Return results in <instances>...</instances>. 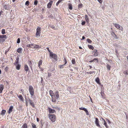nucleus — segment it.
Here are the masks:
<instances>
[{"label":"nucleus","instance_id":"3","mask_svg":"<svg viewBox=\"0 0 128 128\" xmlns=\"http://www.w3.org/2000/svg\"><path fill=\"white\" fill-rule=\"evenodd\" d=\"M114 25L115 27L117 29H119L121 30L122 31L123 30V28L119 24H117L116 23H114L113 24Z\"/></svg>","mask_w":128,"mask_h":128},{"label":"nucleus","instance_id":"12","mask_svg":"<svg viewBox=\"0 0 128 128\" xmlns=\"http://www.w3.org/2000/svg\"><path fill=\"white\" fill-rule=\"evenodd\" d=\"M4 88V86L3 84H0V93L2 92V90Z\"/></svg>","mask_w":128,"mask_h":128},{"label":"nucleus","instance_id":"14","mask_svg":"<svg viewBox=\"0 0 128 128\" xmlns=\"http://www.w3.org/2000/svg\"><path fill=\"white\" fill-rule=\"evenodd\" d=\"M16 66V69L18 70H19L20 69V68L21 66V65L20 64H16L15 65Z\"/></svg>","mask_w":128,"mask_h":128},{"label":"nucleus","instance_id":"52","mask_svg":"<svg viewBox=\"0 0 128 128\" xmlns=\"http://www.w3.org/2000/svg\"><path fill=\"white\" fill-rule=\"evenodd\" d=\"M52 76V74L51 73H48V77H50V76Z\"/></svg>","mask_w":128,"mask_h":128},{"label":"nucleus","instance_id":"10","mask_svg":"<svg viewBox=\"0 0 128 128\" xmlns=\"http://www.w3.org/2000/svg\"><path fill=\"white\" fill-rule=\"evenodd\" d=\"M24 70L26 72L28 71L29 70V68L28 66L26 64H25L24 66Z\"/></svg>","mask_w":128,"mask_h":128},{"label":"nucleus","instance_id":"34","mask_svg":"<svg viewBox=\"0 0 128 128\" xmlns=\"http://www.w3.org/2000/svg\"><path fill=\"white\" fill-rule=\"evenodd\" d=\"M42 60H40L38 63V66H40L42 64Z\"/></svg>","mask_w":128,"mask_h":128},{"label":"nucleus","instance_id":"56","mask_svg":"<svg viewBox=\"0 0 128 128\" xmlns=\"http://www.w3.org/2000/svg\"><path fill=\"white\" fill-rule=\"evenodd\" d=\"M64 65H61L60 66V68H63Z\"/></svg>","mask_w":128,"mask_h":128},{"label":"nucleus","instance_id":"55","mask_svg":"<svg viewBox=\"0 0 128 128\" xmlns=\"http://www.w3.org/2000/svg\"><path fill=\"white\" fill-rule=\"evenodd\" d=\"M64 61L65 62V63L64 64H66L67 63V61H66V58H64Z\"/></svg>","mask_w":128,"mask_h":128},{"label":"nucleus","instance_id":"7","mask_svg":"<svg viewBox=\"0 0 128 128\" xmlns=\"http://www.w3.org/2000/svg\"><path fill=\"white\" fill-rule=\"evenodd\" d=\"M92 54H94L93 55L95 56H96L98 55V52L97 50H94L92 52Z\"/></svg>","mask_w":128,"mask_h":128},{"label":"nucleus","instance_id":"53","mask_svg":"<svg viewBox=\"0 0 128 128\" xmlns=\"http://www.w3.org/2000/svg\"><path fill=\"white\" fill-rule=\"evenodd\" d=\"M18 61H16V62L14 63V64L15 65L16 64H18Z\"/></svg>","mask_w":128,"mask_h":128},{"label":"nucleus","instance_id":"32","mask_svg":"<svg viewBox=\"0 0 128 128\" xmlns=\"http://www.w3.org/2000/svg\"><path fill=\"white\" fill-rule=\"evenodd\" d=\"M72 63L73 64H74L76 63L75 60L74 59H72Z\"/></svg>","mask_w":128,"mask_h":128},{"label":"nucleus","instance_id":"51","mask_svg":"<svg viewBox=\"0 0 128 128\" xmlns=\"http://www.w3.org/2000/svg\"><path fill=\"white\" fill-rule=\"evenodd\" d=\"M97 0L100 4H102L103 2L102 0Z\"/></svg>","mask_w":128,"mask_h":128},{"label":"nucleus","instance_id":"4","mask_svg":"<svg viewBox=\"0 0 128 128\" xmlns=\"http://www.w3.org/2000/svg\"><path fill=\"white\" fill-rule=\"evenodd\" d=\"M50 56L56 61L57 60V56L56 54L53 53L52 52H50Z\"/></svg>","mask_w":128,"mask_h":128},{"label":"nucleus","instance_id":"11","mask_svg":"<svg viewBox=\"0 0 128 128\" xmlns=\"http://www.w3.org/2000/svg\"><path fill=\"white\" fill-rule=\"evenodd\" d=\"M52 97V101L53 102H56V98H54V94H50Z\"/></svg>","mask_w":128,"mask_h":128},{"label":"nucleus","instance_id":"37","mask_svg":"<svg viewBox=\"0 0 128 128\" xmlns=\"http://www.w3.org/2000/svg\"><path fill=\"white\" fill-rule=\"evenodd\" d=\"M5 30L4 29H2V34H5Z\"/></svg>","mask_w":128,"mask_h":128},{"label":"nucleus","instance_id":"9","mask_svg":"<svg viewBox=\"0 0 128 128\" xmlns=\"http://www.w3.org/2000/svg\"><path fill=\"white\" fill-rule=\"evenodd\" d=\"M53 2L52 1H50L48 4L47 6V8H51L52 5L53 3Z\"/></svg>","mask_w":128,"mask_h":128},{"label":"nucleus","instance_id":"41","mask_svg":"<svg viewBox=\"0 0 128 128\" xmlns=\"http://www.w3.org/2000/svg\"><path fill=\"white\" fill-rule=\"evenodd\" d=\"M87 115H89L90 114L87 109H86L85 111Z\"/></svg>","mask_w":128,"mask_h":128},{"label":"nucleus","instance_id":"45","mask_svg":"<svg viewBox=\"0 0 128 128\" xmlns=\"http://www.w3.org/2000/svg\"><path fill=\"white\" fill-rule=\"evenodd\" d=\"M4 7L6 10H8V8H7V6L6 5L4 6Z\"/></svg>","mask_w":128,"mask_h":128},{"label":"nucleus","instance_id":"47","mask_svg":"<svg viewBox=\"0 0 128 128\" xmlns=\"http://www.w3.org/2000/svg\"><path fill=\"white\" fill-rule=\"evenodd\" d=\"M30 105H31L33 107H34V102H32L31 103H30Z\"/></svg>","mask_w":128,"mask_h":128},{"label":"nucleus","instance_id":"30","mask_svg":"<svg viewBox=\"0 0 128 128\" xmlns=\"http://www.w3.org/2000/svg\"><path fill=\"white\" fill-rule=\"evenodd\" d=\"M79 109L80 110H82L84 111H85L87 109L84 108L82 107L81 108H79Z\"/></svg>","mask_w":128,"mask_h":128},{"label":"nucleus","instance_id":"38","mask_svg":"<svg viewBox=\"0 0 128 128\" xmlns=\"http://www.w3.org/2000/svg\"><path fill=\"white\" fill-rule=\"evenodd\" d=\"M104 124L105 125V126L106 127V128H108V126L107 125V124L106 122L105 121V120H104Z\"/></svg>","mask_w":128,"mask_h":128},{"label":"nucleus","instance_id":"8","mask_svg":"<svg viewBox=\"0 0 128 128\" xmlns=\"http://www.w3.org/2000/svg\"><path fill=\"white\" fill-rule=\"evenodd\" d=\"M48 109L49 112L50 113L53 114L56 112L55 110L52 109L49 107L48 108Z\"/></svg>","mask_w":128,"mask_h":128},{"label":"nucleus","instance_id":"57","mask_svg":"<svg viewBox=\"0 0 128 128\" xmlns=\"http://www.w3.org/2000/svg\"><path fill=\"white\" fill-rule=\"evenodd\" d=\"M52 107L53 108H55V109H57L58 108V107H55V106H52Z\"/></svg>","mask_w":128,"mask_h":128},{"label":"nucleus","instance_id":"25","mask_svg":"<svg viewBox=\"0 0 128 128\" xmlns=\"http://www.w3.org/2000/svg\"><path fill=\"white\" fill-rule=\"evenodd\" d=\"M28 64L30 66L31 69L32 70V62L31 61H28Z\"/></svg>","mask_w":128,"mask_h":128},{"label":"nucleus","instance_id":"5","mask_svg":"<svg viewBox=\"0 0 128 128\" xmlns=\"http://www.w3.org/2000/svg\"><path fill=\"white\" fill-rule=\"evenodd\" d=\"M54 98L56 99H58L59 97V92L58 91H56L54 93Z\"/></svg>","mask_w":128,"mask_h":128},{"label":"nucleus","instance_id":"17","mask_svg":"<svg viewBox=\"0 0 128 128\" xmlns=\"http://www.w3.org/2000/svg\"><path fill=\"white\" fill-rule=\"evenodd\" d=\"M40 46L36 44H34L33 46V48H40Z\"/></svg>","mask_w":128,"mask_h":128},{"label":"nucleus","instance_id":"13","mask_svg":"<svg viewBox=\"0 0 128 128\" xmlns=\"http://www.w3.org/2000/svg\"><path fill=\"white\" fill-rule=\"evenodd\" d=\"M96 61L97 62H98V58H94V59L89 61V62L91 63Z\"/></svg>","mask_w":128,"mask_h":128},{"label":"nucleus","instance_id":"62","mask_svg":"<svg viewBox=\"0 0 128 128\" xmlns=\"http://www.w3.org/2000/svg\"><path fill=\"white\" fill-rule=\"evenodd\" d=\"M2 12V11H1L0 10V16L1 15V14Z\"/></svg>","mask_w":128,"mask_h":128},{"label":"nucleus","instance_id":"28","mask_svg":"<svg viewBox=\"0 0 128 128\" xmlns=\"http://www.w3.org/2000/svg\"><path fill=\"white\" fill-rule=\"evenodd\" d=\"M95 81L98 84L100 83V80L98 78H96Z\"/></svg>","mask_w":128,"mask_h":128},{"label":"nucleus","instance_id":"6","mask_svg":"<svg viewBox=\"0 0 128 128\" xmlns=\"http://www.w3.org/2000/svg\"><path fill=\"white\" fill-rule=\"evenodd\" d=\"M48 116L50 120H54L56 119V116L55 114H49Z\"/></svg>","mask_w":128,"mask_h":128},{"label":"nucleus","instance_id":"36","mask_svg":"<svg viewBox=\"0 0 128 128\" xmlns=\"http://www.w3.org/2000/svg\"><path fill=\"white\" fill-rule=\"evenodd\" d=\"M82 4H80L78 6V8H81L82 7Z\"/></svg>","mask_w":128,"mask_h":128},{"label":"nucleus","instance_id":"64","mask_svg":"<svg viewBox=\"0 0 128 128\" xmlns=\"http://www.w3.org/2000/svg\"><path fill=\"white\" fill-rule=\"evenodd\" d=\"M100 94H101V95L102 96V97L103 98H104V97L103 96V95H102V93H100Z\"/></svg>","mask_w":128,"mask_h":128},{"label":"nucleus","instance_id":"61","mask_svg":"<svg viewBox=\"0 0 128 128\" xmlns=\"http://www.w3.org/2000/svg\"><path fill=\"white\" fill-rule=\"evenodd\" d=\"M28 100V99H26V106H27V104L28 103V102H27V100Z\"/></svg>","mask_w":128,"mask_h":128},{"label":"nucleus","instance_id":"59","mask_svg":"<svg viewBox=\"0 0 128 128\" xmlns=\"http://www.w3.org/2000/svg\"><path fill=\"white\" fill-rule=\"evenodd\" d=\"M85 38V37L84 36H83L82 37V38L81 39V40H84V39Z\"/></svg>","mask_w":128,"mask_h":128},{"label":"nucleus","instance_id":"16","mask_svg":"<svg viewBox=\"0 0 128 128\" xmlns=\"http://www.w3.org/2000/svg\"><path fill=\"white\" fill-rule=\"evenodd\" d=\"M18 97L20 100H21L22 102L24 101V98L22 95H20L18 96Z\"/></svg>","mask_w":128,"mask_h":128},{"label":"nucleus","instance_id":"43","mask_svg":"<svg viewBox=\"0 0 128 128\" xmlns=\"http://www.w3.org/2000/svg\"><path fill=\"white\" fill-rule=\"evenodd\" d=\"M82 25H84L85 24L86 22L85 21L82 20Z\"/></svg>","mask_w":128,"mask_h":128},{"label":"nucleus","instance_id":"1","mask_svg":"<svg viewBox=\"0 0 128 128\" xmlns=\"http://www.w3.org/2000/svg\"><path fill=\"white\" fill-rule=\"evenodd\" d=\"M29 91L31 96V97L32 98L34 94V90L32 86L30 85L29 86Z\"/></svg>","mask_w":128,"mask_h":128},{"label":"nucleus","instance_id":"2","mask_svg":"<svg viewBox=\"0 0 128 128\" xmlns=\"http://www.w3.org/2000/svg\"><path fill=\"white\" fill-rule=\"evenodd\" d=\"M41 31L40 28L39 27H38L36 30V36L37 38H38L40 36Z\"/></svg>","mask_w":128,"mask_h":128},{"label":"nucleus","instance_id":"58","mask_svg":"<svg viewBox=\"0 0 128 128\" xmlns=\"http://www.w3.org/2000/svg\"><path fill=\"white\" fill-rule=\"evenodd\" d=\"M60 3V2L58 1V2L56 3V5L57 6H58L59 4Z\"/></svg>","mask_w":128,"mask_h":128},{"label":"nucleus","instance_id":"24","mask_svg":"<svg viewBox=\"0 0 128 128\" xmlns=\"http://www.w3.org/2000/svg\"><path fill=\"white\" fill-rule=\"evenodd\" d=\"M7 38V37L6 35H0V38H1L2 39L3 38Z\"/></svg>","mask_w":128,"mask_h":128},{"label":"nucleus","instance_id":"35","mask_svg":"<svg viewBox=\"0 0 128 128\" xmlns=\"http://www.w3.org/2000/svg\"><path fill=\"white\" fill-rule=\"evenodd\" d=\"M68 8L70 10H72V7L71 4H70L69 5Z\"/></svg>","mask_w":128,"mask_h":128},{"label":"nucleus","instance_id":"18","mask_svg":"<svg viewBox=\"0 0 128 128\" xmlns=\"http://www.w3.org/2000/svg\"><path fill=\"white\" fill-rule=\"evenodd\" d=\"M13 106H10L9 110H8V113L9 114H10V113L12 111V110L13 109Z\"/></svg>","mask_w":128,"mask_h":128},{"label":"nucleus","instance_id":"54","mask_svg":"<svg viewBox=\"0 0 128 128\" xmlns=\"http://www.w3.org/2000/svg\"><path fill=\"white\" fill-rule=\"evenodd\" d=\"M46 49L47 50L50 52H50H50V50L49 48L48 47H47L46 48Z\"/></svg>","mask_w":128,"mask_h":128},{"label":"nucleus","instance_id":"15","mask_svg":"<svg viewBox=\"0 0 128 128\" xmlns=\"http://www.w3.org/2000/svg\"><path fill=\"white\" fill-rule=\"evenodd\" d=\"M16 51L18 53H22V49L21 48H20L17 50Z\"/></svg>","mask_w":128,"mask_h":128},{"label":"nucleus","instance_id":"23","mask_svg":"<svg viewBox=\"0 0 128 128\" xmlns=\"http://www.w3.org/2000/svg\"><path fill=\"white\" fill-rule=\"evenodd\" d=\"M6 111L5 110H2L1 114L2 115H4L6 113Z\"/></svg>","mask_w":128,"mask_h":128},{"label":"nucleus","instance_id":"29","mask_svg":"<svg viewBox=\"0 0 128 128\" xmlns=\"http://www.w3.org/2000/svg\"><path fill=\"white\" fill-rule=\"evenodd\" d=\"M88 47L89 49H92V50H93V49L94 48L93 47V46L92 45H88Z\"/></svg>","mask_w":128,"mask_h":128},{"label":"nucleus","instance_id":"26","mask_svg":"<svg viewBox=\"0 0 128 128\" xmlns=\"http://www.w3.org/2000/svg\"><path fill=\"white\" fill-rule=\"evenodd\" d=\"M86 73L88 74H91L93 73L95 74V72L94 71H92L89 72H87Z\"/></svg>","mask_w":128,"mask_h":128},{"label":"nucleus","instance_id":"48","mask_svg":"<svg viewBox=\"0 0 128 128\" xmlns=\"http://www.w3.org/2000/svg\"><path fill=\"white\" fill-rule=\"evenodd\" d=\"M20 39L19 38L18 39L17 43L18 44H19L20 43Z\"/></svg>","mask_w":128,"mask_h":128},{"label":"nucleus","instance_id":"19","mask_svg":"<svg viewBox=\"0 0 128 128\" xmlns=\"http://www.w3.org/2000/svg\"><path fill=\"white\" fill-rule=\"evenodd\" d=\"M85 19L86 21L87 22L89 23V20L88 19V16L87 15H85Z\"/></svg>","mask_w":128,"mask_h":128},{"label":"nucleus","instance_id":"27","mask_svg":"<svg viewBox=\"0 0 128 128\" xmlns=\"http://www.w3.org/2000/svg\"><path fill=\"white\" fill-rule=\"evenodd\" d=\"M22 128H27V125L26 123L24 124L22 127Z\"/></svg>","mask_w":128,"mask_h":128},{"label":"nucleus","instance_id":"50","mask_svg":"<svg viewBox=\"0 0 128 128\" xmlns=\"http://www.w3.org/2000/svg\"><path fill=\"white\" fill-rule=\"evenodd\" d=\"M28 101H29V102L30 104L33 102L29 98H28Z\"/></svg>","mask_w":128,"mask_h":128},{"label":"nucleus","instance_id":"31","mask_svg":"<svg viewBox=\"0 0 128 128\" xmlns=\"http://www.w3.org/2000/svg\"><path fill=\"white\" fill-rule=\"evenodd\" d=\"M107 69L109 70H110V69L111 66L108 64H107L106 66Z\"/></svg>","mask_w":128,"mask_h":128},{"label":"nucleus","instance_id":"46","mask_svg":"<svg viewBox=\"0 0 128 128\" xmlns=\"http://www.w3.org/2000/svg\"><path fill=\"white\" fill-rule=\"evenodd\" d=\"M49 93L50 94H54V93H53V92L51 90H50L49 91Z\"/></svg>","mask_w":128,"mask_h":128},{"label":"nucleus","instance_id":"63","mask_svg":"<svg viewBox=\"0 0 128 128\" xmlns=\"http://www.w3.org/2000/svg\"><path fill=\"white\" fill-rule=\"evenodd\" d=\"M20 91L22 92H24V90L23 89H21Z\"/></svg>","mask_w":128,"mask_h":128},{"label":"nucleus","instance_id":"21","mask_svg":"<svg viewBox=\"0 0 128 128\" xmlns=\"http://www.w3.org/2000/svg\"><path fill=\"white\" fill-rule=\"evenodd\" d=\"M111 34L116 39L117 38V36L116 34L114 32H112Z\"/></svg>","mask_w":128,"mask_h":128},{"label":"nucleus","instance_id":"33","mask_svg":"<svg viewBox=\"0 0 128 128\" xmlns=\"http://www.w3.org/2000/svg\"><path fill=\"white\" fill-rule=\"evenodd\" d=\"M87 41L90 44L92 42V41L89 38H88L87 39Z\"/></svg>","mask_w":128,"mask_h":128},{"label":"nucleus","instance_id":"20","mask_svg":"<svg viewBox=\"0 0 128 128\" xmlns=\"http://www.w3.org/2000/svg\"><path fill=\"white\" fill-rule=\"evenodd\" d=\"M34 44H28L26 46L27 47L30 48H33Z\"/></svg>","mask_w":128,"mask_h":128},{"label":"nucleus","instance_id":"22","mask_svg":"<svg viewBox=\"0 0 128 128\" xmlns=\"http://www.w3.org/2000/svg\"><path fill=\"white\" fill-rule=\"evenodd\" d=\"M95 123L97 126L99 127H100V125L99 124V120H96Z\"/></svg>","mask_w":128,"mask_h":128},{"label":"nucleus","instance_id":"44","mask_svg":"<svg viewBox=\"0 0 128 128\" xmlns=\"http://www.w3.org/2000/svg\"><path fill=\"white\" fill-rule=\"evenodd\" d=\"M25 4L26 5L28 6L29 4V2L28 1H26V2Z\"/></svg>","mask_w":128,"mask_h":128},{"label":"nucleus","instance_id":"40","mask_svg":"<svg viewBox=\"0 0 128 128\" xmlns=\"http://www.w3.org/2000/svg\"><path fill=\"white\" fill-rule=\"evenodd\" d=\"M87 115H89L90 114L87 109H86L85 111Z\"/></svg>","mask_w":128,"mask_h":128},{"label":"nucleus","instance_id":"39","mask_svg":"<svg viewBox=\"0 0 128 128\" xmlns=\"http://www.w3.org/2000/svg\"><path fill=\"white\" fill-rule=\"evenodd\" d=\"M32 125L33 128H36V125L32 123Z\"/></svg>","mask_w":128,"mask_h":128},{"label":"nucleus","instance_id":"60","mask_svg":"<svg viewBox=\"0 0 128 128\" xmlns=\"http://www.w3.org/2000/svg\"><path fill=\"white\" fill-rule=\"evenodd\" d=\"M8 68V67H6L5 69V70H7Z\"/></svg>","mask_w":128,"mask_h":128},{"label":"nucleus","instance_id":"49","mask_svg":"<svg viewBox=\"0 0 128 128\" xmlns=\"http://www.w3.org/2000/svg\"><path fill=\"white\" fill-rule=\"evenodd\" d=\"M5 40L3 39H2L1 38H0V42H3Z\"/></svg>","mask_w":128,"mask_h":128},{"label":"nucleus","instance_id":"42","mask_svg":"<svg viewBox=\"0 0 128 128\" xmlns=\"http://www.w3.org/2000/svg\"><path fill=\"white\" fill-rule=\"evenodd\" d=\"M38 3V1L37 0H35L34 1V4L35 5H36Z\"/></svg>","mask_w":128,"mask_h":128}]
</instances>
